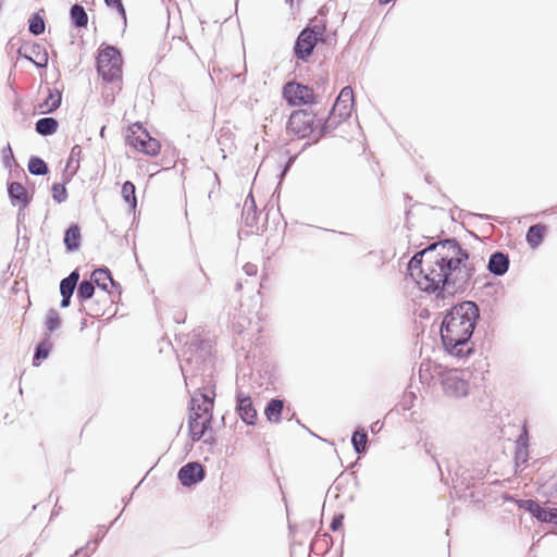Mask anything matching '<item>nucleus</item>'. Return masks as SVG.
Listing matches in <instances>:
<instances>
[{"mask_svg":"<svg viewBox=\"0 0 557 557\" xmlns=\"http://www.w3.org/2000/svg\"><path fill=\"white\" fill-rule=\"evenodd\" d=\"M408 271L422 292L445 300L468 288L475 273V257L456 238H445L417 251L408 262Z\"/></svg>","mask_w":557,"mask_h":557,"instance_id":"obj_1","label":"nucleus"},{"mask_svg":"<svg viewBox=\"0 0 557 557\" xmlns=\"http://www.w3.org/2000/svg\"><path fill=\"white\" fill-rule=\"evenodd\" d=\"M480 317L479 306L465 300L447 310L440 327L445 350L458 358L466 359L474 352L470 339Z\"/></svg>","mask_w":557,"mask_h":557,"instance_id":"obj_2","label":"nucleus"},{"mask_svg":"<svg viewBox=\"0 0 557 557\" xmlns=\"http://www.w3.org/2000/svg\"><path fill=\"white\" fill-rule=\"evenodd\" d=\"M187 347L185 354H189V357L186 359L185 364H181V371L187 383L188 380V367H190L194 362L197 364V371L199 370V366L205 363L207 359L212 355V343L210 339L200 338V334L194 331L191 336H188V339L185 343Z\"/></svg>","mask_w":557,"mask_h":557,"instance_id":"obj_3","label":"nucleus"},{"mask_svg":"<svg viewBox=\"0 0 557 557\" xmlns=\"http://www.w3.org/2000/svg\"><path fill=\"white\" fill-rule=\"evenodd\" d=\"M122 54L111 45L106 46L97 58V70L103 81L113 83L122 77Z\"/></svg>","mask_w":557,"mask_h":557,"instance_id":"obj_4","label":"nucleus"},{"mask_svg":"<svg viewBox=\"0 0 557 557\" xmlns=\"http://www.w3.org/2000/svg\"><path fill=\"white\" fill-rule=\"evenodd\" d=\"M324 30L325 27L319 25H307L301 29L293 47L295 58L301 62H308L318 42L323 41Z\"/></svg>","mask_w":557,"mask_h":557,"instance_id":"obj_5","label":"nucleus"},{"mask_svg":"<svg viewBox=\"0 0 557 557\" xmlns=\"http://www.w3.org/2000/svg\"><path fill=\"white\" fill-rule=\"evenodd\" d=\"M314 120L315 114L308 109L294 111L287 122V132L298 138L308 137L314 132Z\"/></svg>","mask_w":557,"mask_h":557,"instance_id":"obj_6","label":"nucleus"},{"mask_svg":"<svg viewBox=\"0 0 557 557\" xmlns=\"http://www.w3.org/2000/svg\"><path fill=\"white\" fill-rule=\"evenodd\" d=\"M134 127H137L139 133L132 129V135L128 136L129 144L138 151L144 152L145 154L154 157L160 152L161 145L160 143L151 137L149 133L141 127L140 124H134Z\"/></svg>","mask_w":557,"mask_h":557,"instance_id":"obj_7","label":"nucleus"},{"mask_svg":"<svg viewBox=\"0 0 557 557\" xmlns=\"http://www.w3.org/2000/svg\"><path fill=\"white\" fill-rule=\"evenodd\" d=\"M283 96L292 106L311 104L314 102L313 89L299 83L289 82L285 84Z\"/></svg>","mask_w":557,"mask_h":557,"instance_id":"obj_8","label":"nucleus"},{"mask_svg":"<svg viewBox=\"0 0 557 557\" xmlns=\"http://www.w3.org/2000/svg\"><path fill=\"white\" fill-rule=\"evenodd\" d=\"M444 393L450 397H465L469 393V383L457 371H450L442 376Z\"/></svg>","mask_w":557,"mask_h":557,"instance_id":"obj_9","label":"nucleus"},{"mask_svg":"<svg viewBox=\"0 0 557 557\" xmlns=\"http://www.w3.org/2000/svg\"><path fill=\"white\" fill-rule=\"evenodd\" d=\"M200 392L199 389L195 392L191 396L190 405H189V416H194L196 413L200 417V420L203 421L205 417H210L212 419V410L214 405V393Z\"/></svg>","mask_w":557,"mask_h":557,"instance_id":"obj_10","label":"nucleus"},{"mask_svg":"<svg viewBox=\"0 0 557 557\" xmlns=\"http://www.w3.org/2000/svg\"><path fill=\"white\" fill-rule=\"evenodd\" d=\"M8 196L12 206L18 207L17 219L23 215V211L28 207L33 200V196L20 182L8 183Z\"/></svg>","mask_w":557,"mask_h":557,"instance_id":"obj_11","label":"nucleus"},{"mask_svg":"<svg viewBox=\"0 0 557 557\" xmlns=\"http://www.w3.org/2000/svg\"><path fill=\"white\" fill-rule=\"evenodd\" d=\"M206 476L205 468L196 461L184 465L177 472L180 483L185 487H190L201 482Z\"/></svg>","mask_w":557,"mask_h":557,"instance_id":"obj_12","label":"nucleus"},{"mask_svg":"<svg viewBox=\"0 0 557 557\" xmlns=\"http://www.w3.org/2000/svg\"><path fill=\"white\" fill-rule=\"evenodd\" d=\"M236 411L242 421L247 425H255L257 422V410L252 399L242 391L236 393Z\"/></svg>","mask_w":557,"mask_h":557,"instance_id":"obj_13","label":"nucleus"},{"mask_svg":"<svg viewBox=\"0 0 557 557\" xmlns=\"http://www.w3.org/2000/svg\"><path fill=\"white\" fill-rule=\"evenodd\" d=\"M211 425V418L205 417V420L201 421L200 417L194 413V416H189L188 419V429L189 436L191 441L198 442L206 434Z\"/></svg>","mask_w":557,"mask_h":557,"instance_id":"obj_14","label":"nucleus"},{"mask_svg":"<svg viewBox=\"0 0 557 557\" xmlns=\"http://www.w3.org/2000/svg\"><path fill=\"white\" fill-rule=\"evenodd\" d=\"M509 269V257L503 251H495L490 256L487 270L496 275L502 276L507 273Z\"/></svg>","mask_w":557,"mask_h":557,"instance_id":"obj_15","label":"nucleus"},{"mask_svg":"<svg viewBox=\"0 0 557 557\" xmlns=\"http://www.w3.org/2000/svg\"><path fill=\"white\" fill-rule=\"evenodd\" d=\"M519 508L530 512L533 518L543 523H548L549 508L543 507L535 499H523L519 502Z\"/></svg>","mask_w":557,"mask_h":557,"instance_id":"obj_16","label":"nucleus"},{"mask_svg":"<svg viewBox=\"0 0 557 557\" xmlns=\"http://www.w3.org/2000/svg\"><path fill=\"white\" fill-rule=\"evenodd\" d=\"M48 95L46 99L38 104L39 113H52L60 108L62 102V91L58 88L47 87Z\"/></svg>","mask_w":557,"mask_h":557,"instance_id":"obj_17","label":"nucleus"},{"mask_svg":"<svg viewBox=\"0 0 557 557\" xmlns=\"http://www.w3.org/2000/svg\"><path fill=\"white\" fill-rule=\"evenodd\" d=\"M81 228L77 224H71L64 232V245L67 251L73 252L81 247Z\"/></svg>","mask_w":557,"mask_h":557,"instance_id":"obj_18","label":"nucleus"},{"mask_svg":"<svg viewBox=\"0 0 557 557\" xmlns=\"http://www.w3.org/2000/svg\"><path fill=\"white\" fill-rule=\"evenodd\" d=\"M242 219L246 226L253 227L257 225V207L252 194L250 193L246 198L244 209L242 212Z\"/></svg>","mask_w":557,"mask_h":557,"instance_id":"obj_19","label":"nucleus"},{"mask_svg":"<svg viewBox=\"0 0 557 557\" xmlns=\"http://www.w3.org/2000/svg\"><path fill=\"white\" fill-rule=\"evenodd\" d=\"M546 231L547 226L545 224L537 223L531 225L525 235V240L528 245L533 249L537 248L542 244Z\"/></svg>","mask_w":557,"mask_h":557,"instance_id":"obj_20","label":"nucleus"},{"mask_svg":"<svg viewBox=\"0 0 557 557\" xmlns=\"http://www.w3.org/2000/svg\"><path fill=\"white\" fill-rule=\"evenodd\" d=\"M107 281H109L113 287L119 286V284L112 278L111 271L107 267L96 269L91 273V282L106 292H108Z\"/></svg>","mask_w":557,"mask_h":557,"instance_id":"obj_21","label":"nucleus"},{"mask_svg":"<svg viewBox=\"0 0 557 557\" xmlns=\"http://www.w3.org/2000/svg\"><path fill=\"white\" fill-rule=\"evenodd\" d=\"M284 409V401L278 398L271 399L265 408L264 414L269 422L278 423L281 421V416Z\"/></svg>","mask_w":557,"mask_h":557,"instance_id":"obj_22","label":"nucleus"},{"mask_svg":"<svg viewBox=\"0 0 557 557\" xmlns=\"http://www.w3.org/2000/svg\"><path fill=\"white\" fill-rule=\"evenodd\" d=\"M351 445H352L354 450L356 451V454L363 455V454L367 453V449H368V433H367V431L363 428L358 426L352 432Z\"/></svg>","mask_w":557,"mask_h":557,"instance_id":"obj_23","label":"nucleus"},{"mask_svg":"<svg viewBox=\"0 0 557 557\" xmlns=\"http://www.w3.org/2000/svg\"><path fill=\"white\" fill-rule=\"evenodd\" d=\"M70 20L74 27L84 28L88 24V14L85 8L78 3L73 4L70 9Z\"/></svg>","mask_w":557,"mask_h":557,"instance_id":"obj_24","label":"nucleus"},{"mask_svg":"<svg viewBox=\"0 0 557 557\" xmlns=\"http://www.w3.org/2000/svg\"><path fill=\"white\" fill-rule=\"evenodd\" d=\"M59 127V122L54 117H41L35 123V131L41 136L53 135Z\"/></svg>","mask_w":557,"mask_h":557,"instance_id":"obj_25","label":"nucleus"},{"mask_svg":"<svg viewBox=\"0 0 557 557\" xmlns=\"http://www.w3.org/2000/svg\"><path fill=\"white\" fill-rule=\"evenodd\" d=\"M29 55L36 57V60L33 58V61H30L36 67L46 69L48 66L49 57L45 47L35 42L29 47Z\"/></svg>","mask_w":557,"mask_h":557,"instance_id":"obj_26","label":"nucleus"},{"mask_svg":"<svg viewBox=\"0 0 557 557\" xmlns=\"http://www.w3.org/2000/svg\"><path fill=\"white\" fill-rule=\"evenodd\" d=\"M344 120L338 117V115H333L331 112L329 113V116L323 120V122L320 125V128L318 131V134L315 136L314 141L320 140L322 137H324L326 134L334 131Z\"/></svg>","mask_w":557,"mask_h":557,"instance_id":"obj_27","label":"nucleus"},{"mask_svg":"<svg viewBox=\"0 0 557 557\" xmlns=\"http://www.w3.org/2000/svg\"><path fill=\"white\" fill-rule=\"evenodd\" d=\"M79 281L78 270L72 271L66 277L60 282V294L61 295H73Z\"/></svg>","mask_w":557,"mask_h":557,"instance_id":"obj_28","label":"nucleus"},{"mask_svg":"<svg viewBox=\"0 0 557 557\" xmlns=\"http://www.w3.org/2000/svg\"><path fill=\"white\" fill-rule=\"evenodd\" d=\"M52 350V343L49 339L39 342L35 347L33 366L38 367L40 361L47 359Z\"/></svg>","mask_w":557,"mask_h":557,"instance_id":"obj_29","label":"nucleus"},{"mask_svg":"<svg viewBox=\"0 0 557 557\" xmlns=\"http://www.w3.org/2000/svg\"><path fill=\"white\" fill-rule=\"evenodd\" d=\"M27 169L32 175L36 176L46 175L49 172L46 161L37 156H32L29 158Z\"/></svg>","mask_w":557,"mask_h":557,"instance_id":"obj_30","label":"nucleus"},{"mask_svg":"<svg viewBox=\"0 0 557 557\" xmlns=\"http://www.w3.org/2000/svg\"><path fill=\"white\" fill-rule=\"evenodd\" d=\"M95 294V285L91 281L83 280L77 284V299L81 304L90 299Z\"/></svg>","mask_w":557,"mask_h":557,"instance_id":"obj_31","label":"nucleus"},{"mask_svg":"<svg viewBox=\"0 0 557 557\" xmlns=\"http://www.w3.org/2000/svg\"><path fill=\"white\" fill-rule=\"evenodd\" d=\"M135 191H136V188L132 182L126 181L122 185V190H121L122 197H123L124 201L126 203H128L131 209H133V210H135L136 206H137V198H136Z\"/></svg>","mask_w":557,"mask_h":557,"instance_id":"obj_32","label":"nucleus"},{"mask_svg":"<svg viewBox=\"0 0 557 557\" xmlns=\"http://www.w3.org/2000/svg\"><path fill=\"white\" fill-rule=\"evenodd\" d=\"M46 29V23L44 17L39 14V12H36L32 14L29 21H28V30L34 36H39L45 33Z\"/></svg>","mask_w":557,"mask_h":557,"instance_id":"obj_33","label":"nucleus"},{"mask_svg":"<svg viewBox=\"0 0 557 557\" xmlns=\"http://www.w3.org/2000/svg\"><path fill=\"white\" fill-rule=\"evenodd\" d=\"M352 104L348 103H341L337 106V99L335 100V103L332 107L331 114L338 115L342 120H347L351 114Z\"/></svg>","mask_w":557,"mask_h":557,"instance_id":"obj_34","label":"nucleus"},{"mask_svg":"<svg viewBox=\"0 0 557 557\" xmlns=\"http://www.w3.org/2000/svg\"><path fill=\"white\" fill-rule=\"evenodd\" d=\"M52 198L55 202L62 203L67 199V190L65 184L54 183L51 188Z\"/></svg>","mask_w":557,"mask_h":557,"instance_id":"obj_35","label":"nucleus"},{"mask_svg":"<svg viewBox=\"0 0 557 557\" xmlns=\"http://www.w3.org/2000/svg\"><path fill=\"white\" fill-rule=\"evenodd\" d=\"M61 324V319L55 309L51 308L48 310L47 319H46V327L48 331H55Z\"/></svg>","mask_w":557,"mask_h":557,"instance_id":"obj_36","label":"nucleus"},{"mask_svg":"<svg viewBox=\"0 0 557 557\" xmlns=\"http://www.w3.org/2000/svg\"><path fill=\"white\" fill-rule=\"evenodd\" d=\"M98 547L97 541H89L85 546L78 548L72 557H89Z\"/></svg>","mask_w":557,"mask_h":557,"instance_id":"obj_37","label":"nucleus"},{"mask_svg":"<svg viewBox=\"0 0 557 557\" xmlns=\"http://www.w3.org/2000/svg\"><path fill=\"white\" fill-rule=\"evenodd\" d=\"M106 5L111 9H115L123 21L124 27L126 26V11L122 0H103Z\"/></svg>","mask_w":557,"mask_h":557,"instance_id":"obj_38","label":"nucleus"},{"mask_svg":"<svg viewBox=\"0 0 557 557\" xmlns=\"http://www.w3.org/2000/svg\"><path fill=\"white\" fill-rule=\"evenodd\" d=\"M337 106L341 103H348L354 106V91L350 86L344 87L337 96Z\"/></svg>","mask_w":557,"mask_h":557,"instance_id":"obj_39","label":"nucleus"},{"mask_svg":"<svg viewBox=\"0 0 557 557\" xmlns=\"http://www.w3.org/2000/svg\"><path fill=\"white\" fill-rule=\"evenodd\" d=\"M1 154L3 166L5 169H11L12 163L14 162V154L10 144L2 148Z\"/></svg>","mask_w":557,"mask_h":557,"instance_id":"obj_40","label":"nucleus"},{"mask_svg":"<svg viewBox=\"0 0 557 557\" xmlns=\"http://www.w3.org/2000/svg\"><path fill=\"white\" fill-rule=\"evenodd\" d=\"M344 515H335L330 523V529L332 531H338L343 525Z\"/></svg>","mask_w":557,"mask_h":557,"instance_id":"obj_41","label":"nucleus"},{"mask_svg":"<svg viewBox=\"0 0 557 557\" xmlns=\"http://www.w3.org/2000/svg\"><path fill=\"white\" fill-rule=\"evenodd\" d=\"M81 153H82V147L79 145H75L71 149V153H70V158H69V163L73 162V161H76L78 163L79 162Z\"/></svg>","mask_w":557,"mask_h":557,"instance_id":"obj_42","label":"nucleus"},{"mask_svg":"<svg viewBox=\"0 0 557 557\" xmlns=\"http://www.w3.org/2000/svg\"><path fill=\"white\" fill-rule=\"evenodd\" d=\"M528 441H529V435H528V431L525 428H523L521 434L519 435V438H518V447H523L524 449L528 448Z\"/></svg>","mask_w":557,"mask_h":557,"instance_id":"obj_43","label":"nucleus"},{"mask_svg":"<svg viewBox=\"0 0 557 557\" xmlns=\"http://www.w3.org/2000/svg\"><path fill=\"white\" fill-rule=\"evenodd\" d=\"M516 461H521L522 463L527 462L528 458V449H524L523 447H518L516 451Z\"/></svg>","mask_w":557,"mask_h":557,"instance_id":"obj_44","label":"nucleus"},{"mask_svg":"<svg viewBox=\"0 0 557 557\" xmlns=\"http://www.w3.org/2000/svg\"><path fill=\"white\" fill-rule=\"evenodd\" d=\"M296 160V156L289 157L286 161L285 165L282 169V172L280 174V178L283 180L284 176L287 174V172L290 170L292 165L294 164Z\"/></svg>","mask_w":557,"mask_h":557,"instance_id":"obj_45","label":"nucleus"},{"mask_svg":"<svg viewBox=\"0 0 557 557\" xmlns=\"http://www.w3.org/2000/svg\"><path fill=\"white\" fill-rule=\"evenodd\" d=\"M107 532H108V528L104 525H100L98 528L95 541H97L99 543L106 536Z\"/></svg>","mask_w":557,"mask_h":557,"instance_id":"obj_46","label":"nucleus"},{"mask_svg":"<svg viewBox=\"0 0 557 557\" xmlns=\"http://www.w3.org/2000/svg\"><path fill=\"white\" fill-rule=\"evenodd\" d=\"M244 271L248 275H255L257 273V267L255 264H252V263H246L244 265Z\"/></svg>","mask_w":557,"mask_h":557,"instance_id":"obj_47","label":"nucleus"},{"mask_svg":"<svg viewBox=\"0 0 557 557\" xmlns=\"http://www.w3.org/2000/svg\"><path fill=\"white\" fill-rule=\"evenodd\" d=\"M548 523L557 525V508H549Z\"/></svg>","mask_w":557,"mask_h":557,"instance_id":"obj_48","label":"nucleus"},{"mask_svg":"<svg viewBox=\"0 0 557 557\" xmlns=\"http://www.w3.org/2000/svg\"><path fill=\"white\" fill-rule=\"evenodd\" d=\"M73 295H61L62 299H61V302H60V306L62 308H67L70 305H71V298H72Z\"/></svg>","mask_w":557,"mask_h":557,"instance_id":"obj_49","label":"nucleus"},{"mask_svg":"<svg viewBox=\"0 0 557 557\" xmlns=\"http://www.w3.org/2000/svg\"><path fill=\"white\" fill-rule=\"evenodd\" d=\"M17 53L20 57H22L28 61H33V57L28 55V53L26 52V48L24 46H22L17 49Z\"/></svg>","mask_w":557,"mask_h":557,"instance_id":"obj_50","label":"nucleus"},{"mask_svg":"<svg viewBox=\"0 0 557 557\" xmlns=\"http://www.w3.org/2000/svg\"><path fill=\"white\" fill-rule=\"evenodd\" d=\"M382 428H383V423H381L380 421H375L370 425V430L372 433L380 432Z\"/></svg>","mask_w":557,"mask_h":557,"instance_id":"obj_51","label":"nucleus"},{"mask_svg":"<svg viewBox=\"0 0 557 557\" xmlns=\"http://www.w3.org/2000/svg\"><path fill=\"white\" fill-rule=\"evenodd\" d=\"M284 2L289 7L292 13L294 14L295 13L294 0H284Z\"/></svg>","mask_w":557,"mask_h":557,"instance_id":"obj_52","label":"nucleus"},{"mask_svg":"<svg viewBox=\"0 0 557 557\" xmlns=\"http://www.w3.org/2000/svg\"><path fill=\"white\" fill-rule=\"evenodd\" d=\"M339 235H349L348 233H345V232H338Z\"/></svg>","mask_w":557,"mask_h":557,"instance_id":"obj_53","label":"nucleus"},{"mask_svg":"<svg viewBox=\"0 0 557 557\" xmlns=\"http://www.w3.org/2000/svg\"><path fill=\"white\" fill-rule=\"evenodd\" d=\"M116 521H117V518H114V519L111 521V524H114Z\"/></svg>","mask_w":557,"mask_h":557,"instance_id":"obj_54","label":"nucleus"},{"mask_svg":"<svg viewBox=\"0 0 557 557\" xmlns=\"http://www.w3.org/2000/svg\"><path fill=\"white\" fill-rule=\"evenodd\" d=\"M116 521H117V518H114V519L111 521V524H114Z\"/></svg>","mask_w":557,"mask_h":557,"instance_id":"obj_55","label":"nucleus"},{"mask_svg":"<svg viewBox=\"0 0 557 557\" xmlns=\"http://www.w3.org/2000/svg\"><path fill=\"white\" fill-rule=\"evenodd\" d=\"M116 521H117V518H114V519L111 521V524H114Z\"/></svg>","mask_w":557,"mask_h":557,"instance_id":"obj_56","label":"nucleus"},{"mask_svg":"<svg viewBox=\"0 0 557 557\" xmlns=\"http://www.w3.org/2000/svg\"><path fill=\"white\" fill-rule=\"evenodd\" d=\"M116 521H117V518H114V519L111 521V524H114Z\"/></svg>","mask_w":557,"mask_h":557,"instance_id":"obj_57","label":"nucleus"},{"mask_svg":"<svg viewBox=\"0 0 557 557\" xmlns=\"http://www.w3.org/2000/svg\"><path fill=\"white\" fill-rule=\"evenodd\" d=\"M425 451H426V454H429V455L431 454V450H430V448H428V447L425 448Z\"/></svg>","mask_w":557,"mask_h":557,"instance_id":"obj_58","label":"nucleus"}]
</instances>
